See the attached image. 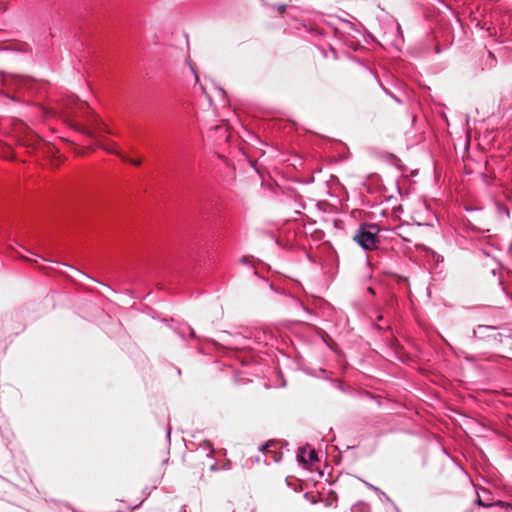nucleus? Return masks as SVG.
I'll list each match as a JSON object with an SVG mask.
<instances>
[{"instance_id": "f257e3e1", "label": "nucleus", "mask_w": 512, "mask_h": 512, "mask_svg": "<svg viewBox=\"0 0 512 512\" xmlns=\"http://www.w3.org/2000/svg\"><path fill=\"white\" fill-rule=\"evenodd\" d=\"M87 123L88 126H85L80 123L70 121L69 125L76 131L96 140L97 142H99V134L101 132L113 134L108 125L105 124L102 118L94 111L87 115Z\"/></svg>"}, {"instance_id": "f03ea898", "label": "nucleus", "mask_w": 512, "mask_h": 512, "mask_svg": "<svg viewBox=\"0 0 512 512\" xmlns=\"http://www.w3.org/2000/svg\"><path fill=\"white\" fill-rule=\"evenodd\" d=\"M379 228L374 224H361L353 236L354 241L364 250H372L378 242Z\"/></svg>"}, {"instance_id": "7ed1b4c3", "label": "nucleus", "mask_w": 512, "mask_h": 512, "mask_svg": "<svg viewBox=\"0 0 512 512\" xmlns=\"http://www.w3.org/2000/svg\"><path fill=\"white\" fill-rule=\"evenodd\" d=\"M13 133L21 146L32 150L37 149L41 141V138L20 120L14 122Z\"/></svg>"}, {"instance_id": "20e7f679", "label": "nucleus", "mask_w": 512, "mask_h": 512, "mask_svg": "<svg viewBox=\"0 0 512 512\" xmlns=\"http://www.w3.org/2000/svg\"><path fill=\"white\" fill-rule=\"evenodd\" d=\"M3 81L5 85L15 87L18 90L29 89L32 85V80L25 76L11 75L5 77Z\"/></svg>"}, {"instance_id": "39448f33", "label": "nucleus", "mask_w": 512, "mask_h": 512, "mask_svg": "<svg viewBox=\"0 0 512 512\" xmlns=\"http://www.w3.org/2000/svg\"><path fill=\"white\" fill-rule=\"evenodd\" d=\"M297 458L299 462L305 464H312L318 460L316 451L306 447L300 448L298 450Z\"/></svg>"}, {"instance_id": "423d86ee", "label": "nucleus", "mask_w": 512, "mask_h": 512, "mask_svg": "<svg viewBox=\"0 0 512 512\" xmlns=\"http://www.w3.org/2000/svg\"><path fill=\"white\" fill-rule=\"evenodd\" d=\"M273 447H275V443L270 441L262 445L259 449L265 455L266 458L264 462L267 464L271 461L278 462L281 459V456L272 450Z\"/></svg>"}, {"instance_id": "0eeeda50", "label": "nucleus", "mask_w": 512, "mask_h": 512, "mask_svg": "<svg viewBox=\"0 0 512 512\" xmlns=\"http://www.w3.org/2000/svg\"><path fill=\"white\" fill-rule=\"evenodd\" d=\"M99 147L103 148L105 151H107L108 153H112V154H115L119 157H121L122 159H126V156H124L122 153H120L118 150L114 149L113 147L116 146V143H111L110 145H102L101 143L98 144Z\"/></svg>"}, {"instance_id": "6e6552de", "label": "nucleus", "mask_w": 512, "mask_h": 512, "mask_svg": "<svg viewBox=\"0 0 512 512\" xmlns=\"http://www.w3.org/2000/svg\"><path fill=\"white\" fill-rule=\"evenodd\" d=\"M363 482H364V484H365L369 489L373 490L374 492H376V493H378V494H380V495H382V496H384V497H387V496H386V494H385L383 491H381L378 487H376V486H374V485H372V484H370V483H368V482H366V481H363Z\"/></svg>"}, {"instance_id": "1a4fd4ad", "label": "nucleus", "mask_w": 512, "mask_h": 512, "mask_svg": "<svg viewBox=\"0 0 512 512\" xmlns=\"http://www.w3.org/2000/svg\"><path fill=\"white\" fill-rule=\"evenodd\" d=\"M124 160L129 161L130 163H132L135 166H140L142 163V161L140 159H129L126 157V159H124Z\"/></svg>"}, {"instance_id": "9d476101", "label": "nucleus", "mask_w": 512, "mask_h": 512, "mask_svg": "<svg viewBox=\"0 0 512 512\" xmlns=\"http://www.w3.org/2000/svg\"><path fill=\"white\" fill-rule=\"evenodd\" d=\"M19 258H20V259H22V260H24V261H27V262H29V263H36V260L31 259V258H28V257L23 256V255L19 256Z\"/></svg>"}, {"instance_id": "9b49d317", "label": "nucleus", "mask_w": 512, "mask_h": 512, "mask_svg": "<svg viewBox=\"0 0 512 512\" xmlns=\"http://www.w3.org/2000/svg\"><path fill=\"white\" fill-rule=\"evenodd\" d=\"M477 329H478V331H480V330H482V329H490V330H493V329H495V327H493V326L479 325Z\"/></svg>"}, {"instance_id": "f8f14e48", "label": "nucleus", "mask_w": 512, "mask_h": 512, "mask_svg": "<svg viewBox=\"0 0 512 512\" xmlns=\"http://www.w3.org/2000/svg\"><path fill=\"white\" fill-rule=\"evenodd\" d=\"M209 469H210L211 471H214V470H219L220 468H219L216 464H210V465H209Z\"/></svg>"}, {"instance_id": "ddd939ff", "label": "nucleus", "mask_w": 512, "mask_h": 512, "mask_svg": "<svg viewBox=\"0 0 512 512\" xmlns=\"http://www.w3.org/2000/svg\"><path fill=\"white\" fill-rule=\"evenodd\" d=\"M286 9V5H280L277 7V10L280 12V13H283Z\"/></svg>"}, {"instance_id": "4468645a", "label": "nucleus", "mask_w": 512, "mask_h": 512, "mask_svg": "<svg viewBox=\"0 0 512 512\" xmlns=\"http://www.w3.org/2000/svg\"><path fill=\"white\" fill-rule=\"evenodd\" d=\"M477 503L479 505L483 506V507H488L489 506L488 504L483 503L480 498L477 499Z\"/></svg>"}, {"instance_id": "2eb2a0df", "label": "nucleus", "mask_w": 512, "mask_h": 512, "mask_svg": "<svg viewBox=\"0 0 512 512\" xmlns=\"http://www.w3.org/2000/svg\"><path fill=\"white\" fill-rule=\"evenodd\" d=\"M220 128H221V125H219V124H218V125H215V126L212 128V130H214V131H218Z\"/></svg>"}, {"instance_id": "dca6fc26", "label": "nucleus", "mask_w": 512, "mask_h": 512, "mask_svg": "<svg viewBox=\"0 0 512 512\" xmlns=\"http://www.w3.org/2000/svg\"><path fill=\"white\" fill-rule=\"evenodd\" d=\"M83 107H87V108H89L88 103H86V102H82V103H81V108H83Z\"/></svg>"}, {"instance_id": "f3484780", "label": "nucleus", "mask_w": 512, "mask_h": 512, "mask_svg": "<svg viewBox=\"0 0 512 512\" xmlns=\"http://www.w3.org/2000/svg\"><path fill=\"white\" fill-rule=\"evenodd\" d=\"M39 269L45 272V271L47 270V267H45V266H39Z\"/></svg>"}, {"instance_id": "a211bd4d", "label": "nucleus", "mask_w": 512, "mask_h": 512, "mask_svg": "<svg viewBox=\"0 0 512 512\" xmlns=\"http://www.w3.org/2000/svg\"><path fill=\"white\" fill-rule=\"evenodd\" d=\"M369 293L374 294V290L370 287L368 288Z\"/></svg>"}, {"instance_id": "6ab92c4d", "label": "nucleus", "mask_w": 512, "mask_h": 512, "mask_svg": "<svg viewBox=\"0 0 512 512\" xmlns=\"http://www.w3.org/2000/svg\"><path fill=\"white\" fill-rule=\"evenodd\" d=\"M9 98H11V100H16L14 96H10V95H7Z\"/></svg>"}, {"instance_id": "aec40b11", "label": "nucleus", "mask_w": 512, "mask_h": 512, "mask_svg": "<svg viewBox=\"0 0 512 512\" xmlns=\"http://www.w3.org/2000/svg\"><path fill=\"white\" fill-rule=\"evenodd\" d=\"M228 464H229V461L226 460V462H225L226 469L228 468Z\"/></svg>"}]
</instances>
